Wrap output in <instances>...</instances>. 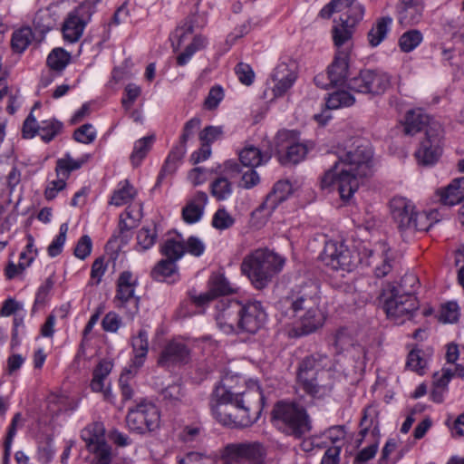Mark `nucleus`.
<instances>
[{
	"label": "nucleus",
	"mask_w": 464,
	"mask_h": 464,
	"mask_svg": "<svg viewBox=\"0 0 464 464\" xmlns=\"http://www.w3.org/2000/svg\"><path fill=\"white\" fill-rule=\"evenodd\" d=\"M33 40V32L29 27L15 31L12 36V48L16 53H23Z\"/></svg>",
	"instance_id": "46"
},
{
	"label": "nucleus",
	"mask_w": 464,
	"mask_h": 464,
	"mask_svg": "<svg viewBox=\"0 0 464 464\" xmlns=\"http://www.w3.org/2000/svg\"><path fill=\"white\" fill-rule=\"evenodd\" d=\"M320 297L317 287L314 285H304L298 292L283 301L289 306L290 316L297 318L301 334H308L323 325L324 316L319 309Z\"/></svg>",
	"instance_id": "4"
},
{
	"label": "nucleus",
	"mask_w": 464,
	"mask_h": 464,
	"mask_svg": "<svg viewBox=\"0 0 464 464\" xmlns=\"http://www.w3.org/2000/svg\"><path fill=\"white\" fill-rule=\"evenodd\" d=\"M71 59V54L63 48L53 49L47 57L48 66L54 71H63Z\"/></svg>",
	"instance_id": "49"
},
{
	"label": "nucleus",
	"mask_w": 464,
	"mask_h": 464,
	"mask_svg": "<svg viewBox=\"0 0 464 464\" xmlns=\"http://www.w3.org/2000/svg\"><path fill=\"white\" fill-rule=\"evenodd\" d=\"M391 211L403 237H409L416 231H427L439 221L437 210L419 212L412 201L402 197L392 199Z\"/></svg>",
	"instance_id": "6"
},
{
	"label": "nucleus",
	"mask_w": 464,
	"mask_h": 464,
	"mask_svg": "<svg viewBox=\"0 0 464 464\" xmlns=\"http://www.w3.org/2000/svg\"><path fill=\"white\" fill-rule=\"evenodd\" d=\"M350 54L346 51H336L334 58L327 67V79L333 86L343 85L349 75Z\"/></svg>",
	"instance_id": "23"
},
{
	"label": "nucleus",
	"mask_w": 464,
	"mask_h": 464,
	"mask_svg": "<svg viewBox=\"0 0 464 464\" xmlns=\"http://www.w3.org/2000/svg\"><path fill=\"white\" fill-rule=\"evenodd\" d=\"M391 86V76L382 70H361L357 76L352 78L348 87L357 92L382 95Z\"/></svg>",
	"instance_id": "12"
},
{
	"label": "nucleus",
	"mask_w": 464,
	"mask_h": 464,
	"mask_svg": "<svg viewBox=\"0 0 464 464\" xmlns=\"http://www.w3.org/2000/svg\"><path fill=\"white\" fill-rule=\"evenodd\" d=\"M93 455L91 464H111L112 461V449L107 441L88 450Z\"/></svg>",
	"instance_id": "50"
},
{
	"label": "nucleus",
	"mask_w": 464,
	"mask_h": 464,
	"mask_svg": "<svg viewBox=\"0 0 464 464\" xmlns=\"http://www.w3.org/2000/svg\"><path fill=\"white\" fill-rule=\"evenodd\" d=\"M354 97L346 91H337L326 99L325 106L330 110H337L342 107H348L354 103Z\"/></svg>",
	"instance_id": "43"
},
{
	"label": "nucleus",
	"mask_w": 464,
	"mask_h": 464,
	"mask_svg": "<svg viewBox=\"0 0 464 464\" xmlns=\"http://www.w3.org/2000/svg\"><path fill=\"white\" fill-rule=\"evenodd\" d=\"M208 289L216 297L219 295H228L233 292L227 279L221 274L213 275L208 281Z\"/></svg>",
	"instance_id": "48"
},
{
	"label": "nucleus",
	"mask_w": 464,
	"mask_h": 464,
	"mask_svg": "<svg viewBox=\"0 0 464 464\" xmlns=\"http://www.w3.org/2000/svg\"><path fill=\"white\" fill-rule=\"evenodd\" d=\"M160 420L159 409L155 404L147 401H142L129 410L126 417L129 429L140 434L156 430L160 425Z\"/></svg>",
	"instance_id": "13"
},
{
	"label": "nucleus",
	"mask_w": 464,
	"mask_h": 464,
	"mask_svg": "<svg viewBox=\"0 0 464 464\" xmlns=\"http://www.w3.org/2000/svg\"><path fill=\"white\" fill-rule=\"evenodd\" d=\"M82 164V160H75L68 154L64 158L59 159L55 168L57 179L51 181L46 187L44 190L45 198L48 200L53 199L58 192L65 188V180L68 179L70 173L72 170L80 169Z\"/></svg>",
	"instance_id": "17"
},
{
	"label": "nucleus",
	"mask_w": 464,
	"mask_h": 464,
	"mask_svg": "<svg viewBox=\"0 0 464 464\" xmlns=\"http://www.w3.org/2000/svg\"><path fill=\"white\" fill-rule=\"evenodd\" d=\"M425 5L399 6V23L405 26L418 24L422 17Z\"/></svg>",
	"instance_id": "35"
},
{
	"label": "nucleus",
	"mask_w": 464,
	"mask_h": 464,
	"mask_svg": "<svg viewBox=\"0 0 464 464\" xmlns=\"http://www.w3.org/2000/svg\"><path fill=\"white\" fill-rule=\"evenodd\" d=\"M92 248V242L89 236H82L77 242L74 248V256L82 260H84L90 256Z\"/></svg>",
	"instance_id": "62"
},
{
	"label": "nucleus",
	"mask_w": 464,
	"mask_h": 464,
	"mask_svg": "<svg viewBox=\"0 0 464 464\" xmlns=\"http://www.w3.org/2000/svg\"><path fill=\"white\" fill-rule=\"evenodd\" d=\"M82 6H78L71 11L63 23V37L68 43L78 42L83 34L86 22L82 17Z\"/></svg>",
	"instance_id": "22"
},
{
	"label": "nucleus",
	"mask_w": 464,
	"mask_h": 464,
	"mask_svg": "<svg viewBox=\"0 0 464 464\" xmlns=\"http://www.w3.org/2000/svg\"><path fill=\"white\" fill-rule=\"evenodd\" d=\"M285 265V259L268 248H258L246 255L241 272L256 289L266 288Z\"/></svg>",
	"instance_id": "5"
},
{
	"label": "nucleus",
	"mask_w": 464,
	"mask_h": 464,
	"mask_svg": "<svg viewBox=\"0 0 464 464\" xmlns=\"http://www.w3.org/2000/svg\"><path fill=\"white\" fill-rule=\"evenodd\" d=\"M459 316V308L456 302H449L442 305L440 320L443 323H455L458 321Z\"/></svg>",
	"instance_id": "57"
},
{
	"label": "nucleus",
	"mask_w": 464,
	"mask_h": 464,
	"mask_svg": "<svg viewBox=\"0 0 464 464\" xmlns=\"http://www.w3.org/2000/svg\"><path fill=\"white\" fill-rule=\"evenodd\" d=\"M206 45L207 39L202 35H196L193 38V41L185 48L184 52L178 55L177 64L179 66L186 65L194 55V53L204 49Z\"/></svg>",
	"instance_id": "41"
},
{
	"label": "nucleus",
	"mask_w": 464,
	"mask_h": 464,
	"mask_svg": "<svg viewBox=\"0 0 464 464\" xmlns=\"http://www.w3.org/2000/svg\"><path fill=\"white\" fill-rule=\"evenodd\" d=\"M321 259L331 269L343 272L353 271L361 260L359 255L343 243L333 240L325 243Z\"/></svg>",
	"instance_id": "10"
},
{
	"label": "nucleus",
	"mask_w": 464,
	"mask_h": 464,
	"mask_svg": "<svg viewBox=\"0 0 464 464\" xmlns=\"http://www.w3.org/2000/svg\"><path fill=\"white\" fill-rule=\"evenodd\" d=\"M186 151L187 146L179 143L170 150L159 174L157 183H160L165 175L172 174L177 170Z\"/></svg>",
	"instance_id": "34"
},
{
	"label": "nucleus",
	"mask_w": 464,
	"mask_h": 464,
	"mask_svg": "<svg viewBox=\"0 0 464 464\" xmlns=\"http://www.w3.org/2000/svg\"><path fill=\"white\" fill-rule=\"evenodd\" d=\"M197 20V15H189L186 18L182 25L177 27V29L175 30L171 36L172 47L174 52H176L180 47L181 43L186 39V37L188 34H193Z\"/></svg>",
	"instance_id": "36"
},
{
	"label": "nucleus",
	"mask_w": 464,
	"mask_h": 464,
	"mask_svg": "<svg viewBox=\"0 0 464 464\" xmlns=\"http://www.w3.org/2000/svg\"><path fill=\"white\" fill-rule=\"evenodd\" d=\"M63 128V124L56 120L43 121L38 127V135L44 142H49L58 135Z\"/></svg>",
	"instance_id": "47"
},
{
	"label": "nucleus",
	"mask_w": 464,
	"mask_h": 464,
	"mask_svg": "<svg viewBox=\"0 0 464 464\" xmlns=\"http://www.w3.org/2000/svg\"><path fill=\"white\" fill-rule=\"evenodd\" d=\"M56 24V18L49 10H40L34 18V26L40 34H44Z\"/></svg>",
	"instance_id": "45"
},
{
	"label": "nucleus",
	"mask_w": 464,
	"mask_h": 464,
	"mask_svg": "<svg viewBox=\"0 0 464 464\" xmlns=\"http://www.w3.org/2000/svg\"><path fill=\"white\" fill-rule=\"evenodd\" d=\"M333 370V361L327 354L314 353L304 357L299 363L297 384L305 393L313 397H324L334 388Z\"/></svg>",
	"instance_id": "3"
},
{
	"label": "nucleus",
	"mask_w": 464,
	"mask_h": 464,
	"mask_svg": "<svg viewBox=\"0 0 464 464\" xmlns=\"http://www.w3.org/2000/svg\"><path fill=\"white\" fill-rule=\"evenodd\" d=\"M276 151L282 164H297L302 161L310 147L302 141L296 130H283L277 132L275 139Z\"/></svg>",
	"instance_id": "9"
},
{
	"label": "nucleus",
	"mask_w": 464,
	"mask_h": 464,
	"mask_svg": "<svg viewBox=\"0 0 464 464\" xmlns=\"http://www.w3.org/2000/svg\"><path fill=\"white\" fill-rule=\"evenodd\" d=\"M161 396L167 404L176 406L184 401L186 392L181 383L174 382L161 391Z\"/></svg>",
	"instance_id": "40"
},
{
	"label": "nucleus",
	"mask_w": 464,
	"mask_h": 464,
	"mask_svg": "<svg viewBox=\"0 0 464 464\" xmlns=\"http://www.w3.org/2000/svg\"><path fill=\"white\" fill-rule=\"evenodd\" d=\"M392 18L382 16L376 20L367 34L368 43L372 47L378 46L386 37L391 30Z\"/></svg>",
	"instance_id": "30"
},
{
	"label": "nucleus",
	"mask_w": 464,
	"mask_h": 464,
	"mask_svg": "<svg viewBox=\"0 0 464 464\" xmlns=\"http://www.w3.org/2000/svg\"><path fill=\"white\" fill-rule=\"evenodd\" d=\"M443 130L441 125L433 121L425 130V135L415 151L420 165L433 166L442 155Z\"/></svg>",
	"instance_id": "11"
},
{
	"label": "nucleus",
	"mask_w": 464,
	"mask_h": 464,
	"mask_svg": "<svg viewBox=\"0 0 464 464\" xmlns=\"http://www.w3.org/2000/svg\"><path fill=\"white\" fill-rule=\"evenodd\" d=\"M266 319V314L260 302L242 303L237 329L242 332L256 334L263 327Z\"/></svg>",
	"instance_id": "18"
},
{
	"label": "nucleus",
	"mask_w": 464,
	"mask_h": 464,
	"mask_svg": "<svg viewBox=\"0 0 464 464\" xmlns=\"http://www.w3.org/2000/svg\"><path fill=\"white\" fill-rule=\"evenodd\" d=\"M271 420L282 432L300 438L311 430L305 409L292 401H278L272 411Z\"/></svg>",
	"instance_id": "7"
},
{
	"label": "nucleus",
	"mask_w": 464,
	"mask_h": 464,
	"mask_svg": "<svg viewBox=\"0 0 464 464\" xmlns=\"http://www.w3.org/2000/svg\"><path fill=\"white\" fill-rule=\"evenodd\" d=\"M334 345L339 352L344 351L353 345V338L351 333L342 328L334 335Z\"/></svg>",
	"instance_id": "59"
},
{
	"label": "nucleus",
	"mask_w": 464,
	"mask_h": 464,
	"mask_svg": "<svg viewBox=\"0 0 464 464\" xmlns=\"http://www.w3.org/2000/svg\"><path fill=\"white\" fill-rule=\"evenodd\" d=\"M202 427L200 425H188L179 432V438L186 443L197 441L201 435Z\"/></svg>",
	"instance_id": "63"
},
{
	"label": "nucleus",
	"mask_w": 464,
	"mask_h": 464,
	"mask_svg": "<svg viewBox=\"0 0 464 464\" xmlns=\"http://www.w3.org/2000/svg\"><path fill=\"white\" fill-rule=\"evenodd\" d=\"M234 223V218L225 208L218 209L212 218V226L218 230L227 229Z\"/></svg>",
	"instance_id": "54"
},
{
	"label": "nucleus",
	"mask_w": 464,
	"mask_h": 464,
	"mask_svg": "<svg viewBox=\"0 0 464 464\" xmlns=\"http://www.w3.org/2000/svg\"><path fill=\"white\" fill-rule=\"evenodd\" d=\"M420 350H411L408 355L407 366L412 371L422 374L426 366V360L420 355Z\"/></svg>",
	"instance_id": "61"
},
{
	"label": "nucleus",
	"mask_w": 464,
	"mask_h": 464,
	"mask_svg": "<svg viewBox=\"0 0 464 464\" xmlns=\"http://www.w3.org/2000/svg\"><path fill=\"white\" fill-rule=\"evenodd\" d=\"M242 303L237 300H221L216 304L215 319L218 328L231 334L238 328Z\"/></svg>",
	"instance_id": "16"
},
{
	"label": "nucleus",
	"mask_w": 464,
	"mask_h": 464,
	"mask_svg": "<svg viewBox=\"0 0 464 464\" xmlns=\"http://www.w3.org/2000/svg\"><path fill=\"white\" fill-rule=\"evenodd\" d=\"M35 258V255H32L28 257L27 261H19L18 265H15L13 262H10L5 270V275L7 279H13L17 275L23 273L30 265L33 263V261Z\"/></svg>",
	"instance_id": "60"
},
{
	"label": "nucleus",
	"mask_w": 464,
	"mask_h": 464,
	"mask_svg": "<svg viewBox=\"0 0 464 464\" xmlns=\"http://www.w3.org/2000/svg\"><path fill=\"white\" fill-rule=\"evenodd\" d=\"M298 77L297 64L294 60L281 61L273 70L272 92L275 97L284 96L295 84Z\"/></svg>",
	"instance_id": "15"
},
{
	"label": "nucleus",
	"mask_w": 464,
	"mask_h": 464,
	"mask_svg": "<svg viewBox=\"0 0 464 464\" xmlns=\"http://www.w3.org/2000/svg\"><path fill=\"white\" fill-rule=\"evenodd\" d=\"M271 158L268 152H261V150L253 146L249 145L245 147L239 152V160L243 166L249 168H256L262 164L266 163Z\"/></svg>",
	"instance_id": "31"
},
{
	"label": "nucleus",
	"mask_w": 464,
	"mask_h": 464,
	"mask_svg": "<svg viewBox=\"0 0 464 464\" xmlns=\"http://www.w3.org/2000/svg\"><path fill=\"white\" fill-rule=\"evenodd\" d=\"M423 40L420 31L411 29L403 33L399 39V46L404 53H410L417 48Z\"/></svg>",
	"instance_id": "44"
},
{
	"label": "nucleus",
	"mask_w": 464,
	"mask_h": 464,
	"mask_svg": "<svg viewBox=\"0 0 464 464\" xmlns=\"http://www.w3.org/2000/svg\"><path fill=\"white\" fill-rule=\"evenodd\" d=\"M149 334L144 329H140L136 336L131 340L133 357L131 359L130 368L134 369V373L141 367L145 362L149 352Z\"/></svg>",
	"instance_id": "27"
},
{
	"label": "nucleus",
	"mask_w": 464,
	"mask_h": 464,
	"mask_svg": "<svg viewBox=\"0 0 464 464\" xmlns=\"http://www.w3.org/2000/svg\"><path fill=\"white\" fill-rule=\"evenodd\" d=\"M154 140L155 137L153 135H150L138 140L134 143L133 151L130 157L131 164L134 167H137L140 164L142 160L150 151Z\"/></svg>",
	"instance_id": "38"
},
{
	"label": "nucleus",
	"mask_w": 464,
	"mask_h": 464,
	"mask_svg": "<svg viewBox=\"0 0 464 464\" xmlns=\"http://www.w3.org/2000/svg\"><path fill=\"white\" fill-rule=\"evenodd\" d=\"M158 234L155 225L141 227L137 234V244L141 250L150 249L156 242Z\"/></svg>",
	"instance_id": "52"
},
{
	"label": "nucleus",
	"mask_w": 464,
	"mask_h": 464,
	"mask_svg": "<svg viewBox=\"0 0 464 464\" xmlns=\"http://www.w3.org/2000/svg\"><path fill=\"white\" fill-rule=\"evenodd\" d=\"M190 360V350L181 341L172 340L162 349L158 364L163 368L170 369L186 364Z\"/></svg>",
	"instance_id": "19"
},
{
	"label": "nucleus",
	"mask_w": 464,
	"mask_h": 464,
	"mask_svg": "<svg viewBox=\"0 0 464 464\" xmlns=\"http://www.w3.org/2000/svg\"><path fill=\"white\" fill-rule=\"evenodd\" d=\"M211 195L218 200H226L233 191L231 182L224 177L216 179L211 183Z\"/></svg>",
	"instance_id": "51"
},
{
	"label": "nucleus",
	"mask_w": 464,
	"mask_h": 464,
	"mask_svg": "<svg viewBox=\"0 0 464 464\" xmlns=\"http://www.w3.org/2000/svg\"><path fill=\"white\" fill-rule=\"evenodd\" d=\"M160 252L167 259L177 262L186 252L185 244L175 238H168L161 245Z\"/></svg>",
	"instance_id": "37"
},
{
	"label": "nucleus",
	"mask_w": 464,
	"mask_h": 464,
	"mask_svg": "<svg viewBox=\"0 0 464 464\" xmlns=\"http://www.w3.org/2000/svg\"><path fill=\"white\" fill-rule=\"evenodd\" d=\"M73 137L78 142L89 144L95 140L96 131L92 125L84 124L74 131Z\"/></svg>",
	"instance_id": "58"
},
{
	"label": "nucleus",
	"mask_w": 464,
	"mask_h": 464,
	"mask_svg": "<svg viewBox=\"0 0 464 464\" xmlns=\"http://www.w3.org/2000/svg\"><path fill=\"white\" fill-rule=\"evenodd\" d=\"M138 278L130 271H123L117 280V291L113 302L116 307L126 309L132 318L139 312V297L135 296Z\"/></svg>",
	"instance_id": "14"
},
{
	"label": "nucleus",
	"mask_w": 464,
	"mask_h": 464,
	"mask_svg": "<svg viewBox=\"0 0 464 464\" xmlns=\"http://www.w3.org/2000/svg\"><path fill=\"white\" fill-rule=\"evenodd\" d=\"M368 266H373L376 277L382 278L391 273L393 267V255L385 243H380L374 250H367Z\"/></svg>",
	"instance_id": "21"
},
{
	"label": "nucleus",
	"mask_w": 464,
	"mask_h": 464,
	"mask_svg": "<svg viewBox=\"0 0 464 464\" xmlns=\"http://www.w3.org/2000/svg\"><path fill=\"white\" fill-rule=\"evenodd\" d=\"M207 202V194L198 191L182 210L184 220L189 224L198 222L202 217Z\"/></svg>",
	"instance_id": "28"
},
{
	"label": "nucleus",
	"mask_w": 464,
	"mask_h": 464,
	"mask_svg": "<svg viewBox=\"0 0 464 464\" xmlns=\"http://www.w3.org/2000/svg\"><path fill=\"white\" fill-rule=\"evenodd\" d=\"M223 89L218 85L214 86L209 90V92L205 100L204 105L208 110H214L218 106L219 102L223 100Z\"/></svg>",
	"instance_id": "64"
},
{
	"label": "nucleus",
	"mask_w": 464,
	"mask_h": 464,
	"mask_svg": "<svg viewBox=\"0 0 464 464\" xmlns=\"http://www.w3.org/2000/svg\"><path fill=\"white\" fill-rule=\"evenodd\" d=\"M206 45L207 39L202 35H196L193 38V41L185 48L184 52L178 55L177 64L179 66L186 65L194 55V53L204 49Z\"/></svg>",
	"instance_id": "42"
},
{
	"label": "nucleus",
	"mask_w": 464,
	"mask_h": 464,
	"mask_svg": "<svg viewBox=\"0 0 464 464\" xmlns=\"http://www.w3.org/2000/svg\"><path fill=\"white\" fill-rule=\"evenodd\" d=\"M335 156L337 160L324 173L321 184L324 188L336 184L341 198L348 200L358 189L360 180L372 175L373 151L368 141L357 139L338 148Z\"/></svg>",
	"instance_id": "1"
},
{
	"label": "nucleus",
	"mask_w": 464,
	"mask_h": 464,
	"mask_svg": "<svg viewBox=\"0 0 464 464\" xmlns=\"http://www.w3.org/2000/svg\"><path fill=\"white\" fill-rule=\"evenodd\" d=\"M81 438L85 442L87 450L106 441L105 428L102 422H93L81 431Z\"/></svg>",
	"instance_id": "33"
},
{
	"label": "nucleus",
	"mask_w": 464,
	"mask_h": 464,
	"mask_svg": "<svg viewBox=\"0 0 464 464\" xmlns=\"http://www.w3.org/2000/svg\"><path fill=\"white\" fill-rule=\"evenodd\" d=\"M364 14V8L362 5L354 2L351 7L347 10V13L340 17L343 22H347L352 27L355 25L362 19Z\"/></svg>",
	"instance_id": "55"
},
{
	"label": "nucleus",
	"mask_w": 464,
	"mask_h": 464,
	"mask_svg": "<svg viewBox=\"0 0 464 464\" xmlns=\"http://www.w3.org/2000/svg\"><path fill=\"white\" fill-rule=\"evenodd\" d=\"M151 276L157 281L176 282L179 278L177 262L161 259L151 270Z\"/></svg>",
	"instance_id": "29"
},
{
	"label": "nucleus",
	"mask_w": 464,
	"mask_h": 464,
	"mask_svg": "<svg viewBox=\"0 0 464 464\" xmlns=\"http://www.w3.org/2000/svg\"><path fill=\"white\" fill-rule=\"evenodd\" d=\"M292 192V184L288 180H278L274 185L272 191L266 196L260 208L267 209L269 214L272 213L280 203L288 198Z\"/></svg>",
	"instance_id": "26"
},
{
	"label": "nucleus",
	"mask_w": 464,
	"mask_h": 464,
	"mask_svg": "<svg viewBox=\"0 0 464 464\" xmlns=\"http://www.w3.org/2000/svg\"><path fill=\"white\" fill-rule=\"evenodd\" d=\"M354 28L342 20H334L332 28V37L336 51H346L348 54L353 47Z\"/></svg>",
	"instance_id": "24"
},
{
	"label": "nucleus",
	"mask_w": 464,
	"mask_h": 464,
	"mask_svg": "<svg viewBox=\"0 0 464 464\" xmlns=\"http://www.w3.org/2000/svg\"><path fill=\"white\" fill-rule=\"evenodd\" d=\"M141 88L135 83H129L124 89V95L121 98V105L125 111H129L135 101L140 97Z\"/></svg>",
	"instance_id": "56"
},
{
	"label": "nucleus",
	"mask_w": 464,
	"mask_h": 464,
	"mask_svg": "<svg viewBox=\"0 0 464 464\" xmlns=\"http://www.w3.org/2000/svg\"><path fill=\"white\" fill-rule=\"evenodd\" d=\"M439 202L444 206H454L464 199V179L456 178L448 186L436 191Z\"/></svg>",
	"instance_id": "25"
},
{
	"label": "nucleus",
	"mask_w": 464,
	"mask_h": 464,
	"mask_svg": "<svg viewBox=\"0 0 464 464\" xmlns=\"http://www.w3.org/2000/svg\"><path fill=\"white\" fill-rule=\"evenodd\" d=\"M136 189L130 184L128 180L120 183V188L114 191L111 204L120 207L130 202L136 196Z\"/></svg>",
	"instance_id": "39"
},
{
	"label": "nucleus",
	"mask_w": 464,
	"mask_h": 464,
	"mask_svg": "<svg viewBox=\"0 0 464 464\" xmlns=\"http://www.w3.org/2000/svg\"><path fill=\"white\" fill-rule=\"evenodd\" d=\"M354 2L355 0H332L320 11V15L329 18L335 12L348 10Z\"/></svg>",
	"instance_id": "53"
},
{
	"label": "nucleus",
	"mask_w": 464,
	"mask_h": 464,
	"mask_svg": "<svg viewBox=\"0 0 464 464\" xmlns=\"http://www.w3.org/2000/svg\"><path fill=\"white\" fill-rule=\"evenodd\" d=\"M433 121L420 110L410 111L405 117L404 131L408 135H414L422 129H427Z\"/></svg>",
	"instance_id": "32"
},
{
	"label": "nucleus",
	"mask_w": 464,
	"mask_h": 464,
	"mask_svg": "<svg viewBox=\"0 0 464 464\" xmlns=\"http://www.w3.org/2000/svg\"><path fill=\"white\" fill-rule=\"evenodd\" d=\"M264 455L263 446L258 442L228 444L223 450L222 458L229 463H237L241 459L259 461Z\"/></svg>",
	"instance_id": "20"
},
{
	"label": "nucleus",
	"mask_w": 464,
	"mask_h": 464,
	"mask_svg": "<svg viewBox=\"0 0 464 464\" xmlns=\"http://www.w3.org/2000/svg\"><path fill=\"white\" fill-rule=\"evenodd\" d=\"M228 382V379H225L216 386L210 400L212 414L223 425L249 427L260 417L263 394L259 388L235 391Z\"/></svg>",
	"instance_id": "2"
},
{
	"label": "nucleus",
	"mask_w": 464,
	"mask_h": 464,
	"mask_svg": "<svg viewBox=\"0 0 464 464\" xmlns=\"http://www.w3.org/2000/svg\"><path fill=\"white\" fill-rule=\"evenodd\" d=\"M380 298L387 316L396 322H403L405 318H411L419 308V302L414 295L401 292L391 283L386 284L382 288Z\"/></svg>",
	"instance_id": "8"
}]
</instances>
